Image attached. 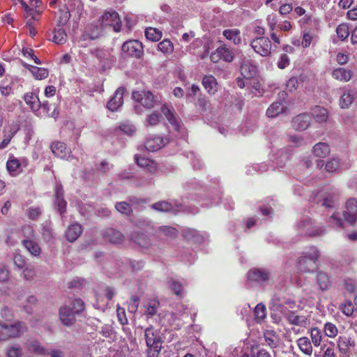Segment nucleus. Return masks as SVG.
<instances>
[{"instance_id": "nucleus-30", "label": "nucleus", "mask_w": 357, "mask_h": 357, "mask_svg": "<svg viewBox=\"0 0 357 357\" xmlns=\"http://www.w3.org/2000/svg\"><path fill=\"white\" fill-rule=\"evenodd\" d=\"M27 349L41 356H46V348L37 340H30L26 342Z\"/></svg>"}, {"instance_id": "nucleus-58", "label": "nucleus", "mask_w": 357, "mask_h": 357, "mask_svg": "<svg viewBox=\"0 0 357 357\" xmlns=\"http://www.w3.org/2000/svg\"><path fill=\"white\" fill-rule=\"evenodd\" d=\"M160 231L167 237H175L178 231L177 230L172 227L162 226L159 228Z\"/></svg>"}, {"instance_id": "nucleus-23", "label": "nucleus", "mask_w": 357, "mask_h": 357, "mask_svg": "<svg viewBox=\"0 0 357 357\" xmlns=\"http://www.w3.org/2000/svg\"><path fill=\"white\" fill-rule=\"evenodd\" d=\"M52 153L59 158H66L69 156L70 151L66 144L61 142H54L51 145Z\"/></svg>"}, {"instance_id": "nucleus-61", "label": "nucleus", "mask_w": 357, "mask_h": 357, "mask_svg": "<svg viewBox=\"0 0 357 357\" xmlns=\"http://www.w3.org/2000/svg\"><path fill=\"white\" fill-rule=\"evenodd\" d=\"M55 205L61 215L66 212V202L64 200L63 196L55 197Z\"/></svg>"}, {"instance_id": "nucleus-64", "label": "nucleus", "mask_w": 357, "mask_h": 357, "mask_svg": "<svg viewBox=\"0 0 357 357\" xmlns=\"http://www.w3.org/2000/svg\"><path fill=\"white\" fill-rule=\"evenodd\" d=\"M13 261L15 266L19 269H22L26 266L25 260L21 255H15L13 257Z\"/></svg>"}, {"instance_id": "nucleus-25", "label": "nucleus", "mask_w": 357, "mask_h": 357, "mask_svg": "<svg viewBox=\"0 0 357 357\" xmlns=\"http://www.w3.org/2000/svg\"><path fill=\"white\" fill-rule=\"evenodd\" d=\"M6 169L12 176H17L22 172L17 158L10 155L6 162Z\"/></svg>"}, {"instance_id": "nucleus-15", "label": "nucleus", "mask_w": 357, "mask_h": 357, "mask_svg": "<svg viewBox=\"0 0 357 357\" xmlns=\"http://www.w3.org/2000/svg\"><path fill=\"white\" fill-rule=\"evenodd\" d=\"M311 119L310 114L306 113L300 114L292 119L291 126L296 130H305L310 126Z\"/></svg>"}, {"instance_id": "nucleus-51", "label": "nucleus", "mask_w": 357, "mask_h": 357, "mask_svg": "<svg viewBox=\"0 0 357 357\" xmlns=\"http://www.w3.org/2000/svg\"><path fill=\"white\" fill-rule=\"evenodd\" d=\"M336 33L338 38L342 40H344L346 38H347L350 33L349 31V27L345 24H341L338 25L336 28Z\"/></svg>"}, {"instance_id": "nucleus-26", "label": "nucleus", "mask_w": 357, "mask_h": 357, "mask_svg": "<svg viewBox=\"0 0 357 357\" xmlns=\"http://www.w3.org/2000/svg\"><path fill=\"white\" fill-rule=\"evenodd\" d=\"M285 317L291 324L299 326H304L307 322V319L305 316L298 315L294 311H287L285 313Z\"/></svg>"}, {"instance_id": "nucleus-59", "label": "nucleus", "mask_w": 357, "mask_h": 357, "mask_svg": "<svg viewBox=\"0 0 357 357\" xmlns=\"http://www.w3.org/2000/svg\"><path fill=\"white\" fill-rule=\"evenodd\" d=\"M91 53L96 56L100 61L107 59L109 56V53L107 50L99 48L91 50Z\"/></svg>"}, {"instance_id": "nucleus-8", "label": "nucleus", "mask_w": 357, "mask_h": 357, "mask_svg": "<svg viewBox=\"0 0 357 357\" xmlns=\"http://www.w3.org/2000/svg\"><path fill=\"white\" fill-rule=\"evenodd\" d=\"M250 45L256 53L262 56L271 54V43L268 38L257 37L251 42Z\"/></svg>"}, {"instance_id": "nucleus-40", "label": "nucleus", "mask_w": 357, "mask_h": 357, "mask_svg": "<svg viewBox=\"0 0 357 357\" xmlns=\"http://www.w3.org/2000/svg\"><path fill=\"white\" fill-rule=\"evenodd\" d=\"M6 354L7 357H21L23 354L22 347L17 344L8 345Z\"/></svg>"}, {"instance_id": "nucleus-19", "label": "nucleus", "mask_w": 357, "mask_h": 357, "mask_svg": "<svg viewBox=\"0 0 357 357\" xmlns=\"http://www.w3.org/2000/svg\"><path fill=\"white\" fill-rule=\"evenodd\" d=\"M354 73L351 70L342 67L336 68L331 72L332 77L341 82L350 81Z\"/></svg>"}, {"instance_id": "nucleus-18", "label": "nucleus", "mask_w": 357, "mask_h": 357, "mask_svg": "<svg viewBox=\"0 0 357 357\" xmlns=\"http://www.w3.org/2000/svg\"><path fill=\"white\" fill-rule=\"evenodd\" d=\"M168 141L159 136H151L145 142L144 146L149 151H157L163 147Z\"/></svg>"}, {"instance_id": "nucleus-17", "label": "nucleus", "mask_w": 357, "mask_h": 357, "mask_svg": "<svg viewBox=\"0 0 357 357\" xmlns=\"http://www.w3.org/2000/svg\"><path fill=\"white\" fill-rule=\"evenodd\" d=\"M344 219L350 224L357 220V200L349 199L346 203V211L344 212Z\"/></svg>"}, {"instance_id": "nucleus-4", "label": "nucleus", "mask_w": 357, "mask_h": 357, "mask_svg": "<svg viewBox=\"0 0 357 357\" xmlns=\"http://www.w3.org/2000/svg\"><path fill=\"white\" fill-rule=\"evenodd\" d=\"M132 98L139 104L135 106V111L137 114H142L141 106L146 109H151L155 102L153 94L149 91H134Z\"/></svg>"}, {"instance_id": "nucleus-35", "label": "nucleus", "mask_w": 357, "mask_h": 357, "mask_svg": "<svg viewBox=\"0 0 357 357\" xmlns=\"http://www.w3.org/2000/svg\"><path fill=\"white\" fill-rule=\"evenodd\" d=\"M312 152L316 157L325 158L330 153V149L327 144L319 142L314 146Z\"/></svg>"}, {"instance_id": "nucleus-29", "label": "nucleus", "mask_w": 357, "mask_h": 357, "mask_svg": "<svg viewBox=\"0 0 357 357\" xmlns=\"http://www.w3.org/2000/svg\"><path fill=\"white\" fill-rule=\"evenodd\" d=\"M202 85L210 94H215L218 91V83L213 75H205L202 79Z\"/></svg>"}, {"instance_id": "nucleus-21", "label": "nucleus", "mask_w": 357, "mask_h": 357, "mask_svg": "<svg viewBox=\"0 0 357 357\" xmlns=\"http://www.w3.org/2000/svg\"><path fill=\"white\" fill-rule=\"evenodd\" d=\"M135 160L136 163L141 167L146 169L149 172L154 174L158 169L157 164L152 160L145 157H141L135 155Z\"/></svg>"}, {"instance_id": "nucleus-16", "label": "nucleus", "mask_w": 357, "mask_h": 357, "mask_svg": "<svg viewBox=\"0 0 357 357\" xmlns=\"http://www.w3.org/2000/svg\"><path fill=\"white\" fill-rule=\"evenodd\" d=\"M124 91L125 89L123 87H119L116 90L114 96L107 102L108 109L115 112L123 105Z\"/></svg>"}, {"instance_id": "nucleus-5", "label": "nucleus", "mask_w": 357, "mask_h": 357, "mask_svg": "<svg viewBox=\"0 0 357 357\" xmlns=\"http://www.w3.org/2000/svg\"><path fill=\"white\" fill-rule=\"evenodd\" d=\"M296 228L299 234L309 236H320L325 231L324 227L314 225L309 218H303L298 221Z\"/></svg>"}, {"instance_id": "nucleus-60", "label": "nucleus", "mask_w": 357, "mask_h": 357, "mask_svg": "<svg viewBox=\"0 0 357 357\" xmlns=\"http://www.w3.org/2000/svg\"><path fill=\"white\" fill-rule=\"evenodd\" d=\"M342 312L347 317H351L353 314L354 307L351 301H347L342 305Z\"/></svg>"}, {"instance_id": "nucleus-7", "label": "nucleus", "mask_w": 357, "mask_h": 357, "mask_svg": "<svg viewBox=\"0 0 357 357\" xmlns=\"http://www.w3.org/2000/svg\"><path fill=\"white\" fill-rule=\"evenodd\" d=\"M121 51L124 56L140 58L144 52L142 43L137 40H130L125 42Z\"/></svg>"}, {"instance_id": "nucleus-41", "label": "nucleus", "mask_w": 357, "mask_h": 357, "mask_svg": "<svg viewBox=\"0 0 357 357\" xmlns=\"http://www.w3.org/2000/svg\"><path fill=\"white\" fill-rule=\"evenodd\" d=\"M130 239L135 242L142 248H148L150 245V241L144 234L136 233L130 236Z\"/></svg>"}, {"instance_id": "nucleus-45", "label": "nucleus", "mask_w": 357, "mask_h": 357, "mask_svg": "<svg viewBox=\"0 0 357 357\" xmlns=\"http://www.w3.org/2000/svg\"><path fill=\"white\" fill-rule=\"evenodd\" d=\"M31 73L33 76L36 79L41 80L47 78L49 75V72L46 68H38L35 66L34 68H31Z\"/></svg>"}, {"instance_id": "nucleus-13", "label": "nucleus", "mask_w": 357, "mask_h": 357, "mask_svg": "<svg viewBox=\"0 0 357 357\" xmlns=\"http://www.w3.org/2000/svg\"><path fill=\"white\" fill-rule=\"evenodd\" d=\"M248 280L252 282H264L271 278V273L264 268H253L247 273Z\"/></svg>"}, {"instance_id": "nucleus-34", "label": "nucleus", "mask_w": 357, "mask_h": 357, "mask_svg": "<svg viewBox=\"0 0 357 357\" xmlns=\"http://www.w3.org/2000/svg\"><path fill=\"white\" fill-rule=\"evenodd\" d=\"M317 282L321 290L328 289L331 285V281L328 274L323 271H319L317 274Z\"/></svg>"}, {"instance_id": "nucleus-50", "label": "nucleus", "mask_w": 357, "mask_h": 357, "mask_svg": "<svg viewBox=\"0 0 357 357\" xmlns=\"http://www.w3.org/2000/svg\"><path fill=\"white\" fill-rule=\"evenodd\" d=\"M170 288L174 291L176 296H181L183 294V287L181 282L175 279H170L169 280Z\"/></svg>"}, {"instance_id": "nucleus-49", "label": "nucleus", "mask_w": 357, "mask_h": 357, "mask_svg": "<svg viewBox=\"0 0 357 357\" xmlns=\"http://www.w3.org/2000/svg\"><path fill=\"white\" fill-rule=\"evenodd\" d=\"M324 331L326 336L332 338L336 337L338 333L337 326L331 322H327L324 324Z\"/></svg>"}, {"instance_id": "nucleus-28", "label": "nucleus", "mask_w": 357, "mask_h": 357, "mask_svg": "<svg viewBox=\"0 0 357 357\" xmlns=\"http://www.w3.org/2000/svg\"><path fill=\"white\" fill-rule=\"evenodd\" d=\"M264 339L266 345L271 349H275L279 346L280 337L277 333L272 330H266L264 333Z\"/></svg>"}, {"instance_id": "nucleus-36", "label": "nucleus", "mask_w": 357, "mask_h": 357, "mask_svg": "<svg viewBox=\"0 0 357 357\" xmlns=\"http://www.w3.org/2000/svg\"><path fill=\"white\" fill-rule=\"evenodd\" d=\"M297 344L301 351L307 355L310 356L312 354V346L310 340L307 337H300L297 340Z\"/></svg>"}, {"instance_id": "nucleus-27", "label": "nucleus", "mask_w": 357, "mask_h": 357, "mask_svg": "<svg viewBox=\"0 0 357 357\" xmlns=\"http://www.w3.org/2000/svg\"><path fill=\"white\" fill-rule=\"evenodd\" d=\"M161 111L169 123L174 126V129L178 130L180 128L179 119L175 115L173 111L166 105H162Z\"/></svg>"}, {"instance_id": "nucleus-53", "label": "nucleus", "mask_w": 357, "mask_h": 357, "mask_svg": "<svg viewBox=\"0 0 357 357\" xmlns=\"http://www.w3.org/2000/svg\"><path fill=\"white\" fill-rule=\"evenodd\" d=\"M266 307L262 303H259L255 308V319L261 321L266 317Z\"/></svg>"}, {"instance_id": "nucleus-20", "label": "nucleus", "mask_w": 357, "mask_h": 357, "mask_svg": "<svg viewBox=\"0 0 357 357\" xmlns=\"http://www.w3.org/2000/svg\"><path fill=\"white\" fill-rule=\"evenodd\" d=\"M287 110V104L286 102L275 101L266 110V115L269 118H274L280 114L284 113Z\"/></svg>"}, {"instance_id": "nucleus-2", "label": "nucleus", "mask_w": 357, "mask_h": 357, "mask_svg": "<svg viewBox=\"0 0 357 357\" xmlns=\"http://www.w3.org/2000/svg\"><path fill=\"white\" fill-rule=\"evenodd\" d=\"M144 338L147 347V357H158L162 344L160 331L151 326L144 330Z\"/></svg>"}, {"instance_id": "nucleus-22", "label": "nucleus", "mask_w": 357, "mask_h": 357, "mask_svg": "<svg viewBox=\"0 0 357 357\" xmlns=\"http://www.w3.org/2000/svg\"><path fill=\"white\" fill-rule=\"evenodd\" d=\"M241 73L244 78L248 79L256 73V66L251 63L250 59L243 58L241 61Z\"/></svg>"}, {"instance_id": "nucleus-37", "label": "nucleus", "mask_w": 357, "mask_h": 357, "mask_svg": "<svg viewBox=\"0 0 357 357\" xmlns=\"http://www.w3.org/2000/svg\"><path fill=\"white\" fill-rule=\"evenodd\" d=\"M160 307V302L157 299H151L149 300L147 303L145 305V311L144 313L149 317H152L155 315L158 310Z\"/></svg>"}, {"instance_id": "nucleus-3", "label": "nucleus", "mask_w": 357, "mask_h": 357, "mask_svg": "<svg viewBox=\"0 0 357 357\" xmlns=\"http://www.w3.org/2000/svg\"><path fill=\"white\" fill-rule=\"evenodd\" d=\"M319 257L318 250L312 247L310 250L303 253L297 262V268L303 273H310L317 268L316 261Z\"/></svg>"}, {"instance_id": "nucleus-24", "label": "nucleus", "mask_w": 357, "mask_h": 357, "mask_svg": "<svg viewBox=\"0 0 357 357\" xmlns=\"http://www.w3.org/2000/svg\"><path fill=\"white\" fill-rule=\"evenodd\" d=\"M82 233V226L78 223H74L68 226L66 231V237L68 241L74 242L79 237Z\"/></svg>"}, {"instance_id": "nucleus-6", "label": "nucleus", "mask_w": 357, "mask_h": 357, "mask_svg": "<svg viewBox=\"0 0 357 357\" xmlns=\"http://www.w3.org/2000/svg\"><path fill=\"white\" fill-rule=\"evenodd\" d=\"M100 23L104 28H112L114 31L119 32L121 29V21L119 13L115 10L105 12L100 18Z\"/></svg>"}, {"instance_id": "nucleus-39", "label": "nucleus", "mask_w": 357, "mask_h": 357, "mask_svg": "<svg viewBox=\"0 0 357 357\" xmlns=\"http://www.w3.org/2000/svg\"><path fill=\"white\" fill-rule=\"evenodd\" d=\"M354 94L351 91H344L340 98V106L342 109L349 108L354 101Z\"/></svg>"}, {"instance_id": "nucleus-10", "label": "nucleus", "mask_w": 357, "mask_h": 357, "mask_svg": "<svg viewBox=\"0 0 357 357\" xmlns=\"http://www.w3.org/2000/svg\"><path fill=\"white\" fill-rule=\"evenodd\" d=\"M210 59L213 63H217L220 59L231 63L234 59V52L233 50L229 49L225 45H222L216 49L215 52L211 54Z\"/></svg>"}, {"instance_id": "nucleus-1", "label": "nucleus", "mask_w": 357, "mask_h": 357, "mask_svg": "<svg viewBox=\"0 0 357 357\" xmlns=\"http://www.w3.org/2000/svg\"><path fill=\"white\" fill-rule=\"evenodd\" d=\"M84 309V302L80 298H75L60 307L59 319L63 325L71 326L76 321L75 316L82 312Z\"/></svg>"}, {"instance_id": "nucleus-47", "label": "nucleus", "mask_w": 357, "mask_h": 357, "mask_svg": "<svg viewBox=\"0 0 357 357\" xmlns=\"http://www.w3.org/2000/svg\"><path fill=\"white\" fill-rule=\"evenodd\" d=\"M312 342L315 347H319L322 341V334L318 328H312L310 331Z\"/></svg>"}, {"instance_id": "nucleus-9", "label": "nucleus", "mask_w": 357, "mask_h": 357, "mask_svg": "<svg viewBox=\"0 0 357 357\" xmlns=\"http://www.w3.org/2000/svg\"><path fill=\"white\" fill-rule=\"evenodd\" d=\"M337 347L342 356L348 357L354 351L356 342L351 336L340 335L337 339Z\"/></svg>"}, {"instance_id": "nucleus-57", "label": "nucleus", "mask_w": 357, "mask_h": 357, "mask_svg": "<svg viewBox=\"0 0 357 357\" xmlns=\"http://www.w3.org/2000/svg\"><path fill=\"white\" fill-rule=\"evenodd\" d=\"M119 130L129 136L132 135L136 131L135 126L130 123H123L121 124L119 126Z\"/></svg>"}, {"instance_id": "nucleus-46", "label": "nucleus", "mask_w": 357, "mask_h": 357, "mask_svg": "<svg viewBox=\"0 0 357 357\" xmlns=\"http://www.w3.org/2000/svg\"><path fill=\"white\" fill-rule=\"evenodd\" d=\"M52 41L56 44H63L66 41V33L63 29L59 28L54 32Z\"/></svg>"}, {"instance_id": "nucleus-12", "label": "nucleus", "mask_w": 357, "mask_h": 357, "mask_svg": "<svg viewBox=\"0 0 357 357\" xmlns=\"http://www.w3.org/2000/svg\"><path fill=\"white\" fill-rule=\"evenodd\" d=\"M104 31L105 29L100 22H93L87 25L82 38L84 40L86 39L96 40L102 36Z\"/></svg>"}, {"instance_id": "nucleus-31", "label": "nucleus", "mask_w": 357, "mask_h": 357, "mask_svg": "<svg viewBox=\"0 0 357 357\" xmlns=\"http://www.w3.org/2000/svg\"><path fill=\"white\" fill-rule=\"evenodd\" d=\"M337 191L336 190H331L330 191L326 192L322 200V206H325L326 208H333L337 200Z\"/></svg>"}, {"instance_id": "nucleus-63", "label": "nucleus", "mask_w": 357, "mask_h": 357, "mask_svg": "<svg viewBox=\"0 0 357 357\" xmlns=\"http://www.w3.org/2000/svg\"><path fill=\"white\" fill-rule=\"evenodd\" d=\"M20 3L22 4V7L24 8V9L25 10V11L27 13V14H29V15L31 16V20H36V14L38 15L40 11L38 10H33L32 9V8L30 6V5L29 6L28 4H26L25 2H24L23 0H19Z\"/></svg>"}, {"instance_id": "nucleus-32", "label": "nucleus", "mask_w": 357, "mask_h": 357, "mask_svg": "<svg viewBox=\"0 0 357 357\" xmlns=\"http://www.w3.org/2000/svg\"><path fill=\"white\" fill-rule=\"evenodd\" d=\"M24 100L33 111H36L40 107V100L38 97L33 93H26L24 96Z\"/></svg>"}, {"instance_id": "nucleus-38", "label": "nucleus", "mask_w": 357, "mask_h": 357, "mask_svg": "<svg viewBox=\"0 0 357 357\" xmlns=\"http://www.w3.org/2000/svg\"><path fill=\"white\" fill-rule=\"evenodd\" d=\"M240 31L236 29H225L223 31V36L229 40H232L235 45H238L241 42Z\"/></svg>"}, {"instance_id": "nucleus-48", "label": "nucleus", "mask_w": 357, "mask_h": 357, "mask_svg": "<svg viewBox=\"0 0 357 357\" xmlns=\"http://www.w3.org/2000/svg\"><path fill=\"white\" fill-rule=\"evenodd\" d=\"M152 208L161 212H170L173 210L172 205L167 202H158L152 205Z\"/></svg>"}, {"instance_id": "nucleus-56", "label": "nucleus", "mask_w": 357, "mask_h": 357, "mask_svg": "<svg viewBox=\"0 0 357 357\" xmlns=\"http://www.w3.org/2000/svg\"><path fill=\"white\" fill-rule=\"evenodd\" d=\"M340 161L337 158H331L326 165L325 167L327 172H334L339 169Z\"/></svg>"}, {"instance_id": "nucleus-14", "label": "nucleus", "mask_w": 357, "mask_h": 357, "mask_svg": "<svg viewBox=\"0 0 357 357\" xmlns=\"http://www.w3.org/2000/svg\"><path fill=\"white\" fill-rule=\"evenodd\" d=\"M102 238L105 241L112 244H121L125 239L124 235L121 232L113 228L104 230Z\"/></svg>"}, {"instance_id": "nucleus-33", "label": "nucleus", "mask_w": 357, "mask_h": 357, "mask_svg": "<svg viewBox=\"0 0 357 357\" xmlns=\"http://www.w3.org/2000/svg\"><path fill=\"white\" fill-rule=\"evenodd\" d=\"M312 115L318 123L326 122L328 119L327 109L319 106H317L312 109Z\"/></svg>"}, {"instance_id": "nucleus-43", "label": "nucleus", "mask_w": 357, "mask_h": 357, "mask_svg": "<svg viewBox=\"0 0 357 357\" xmlns=\"http://www.w3.org/2000/svg\"><path fill=\"white\" fill-rule=\"evenodd\" d=\"M23 245L26 249L34 256H38L40 253V248L38 244L31 240H24Z\"/></svg>"}, {"instance_id": "nucleus-54", "label": "nucleus", "mask_w": 357, "mask_h": 357, "mask_svg": "<svg viewBox=\"0 0 357 357\" xmlns=\"http://www.w3.org/2000/svg\"><path fill=\"white\" fill-rule=\"evenodd\" d=\"M160 121V114L153 112L147 116L145 121V126H156Z\"/></svg>"}, {"instance_id": "nucleus-52", "label": "nucleus", "mask_w": 357, "mask_h": 357, "mask_svg": "<svg viewBox=\"0 0 357 357\" xmlns=\"http://www.w3.org/2000/svg\"><path fill=\"white\" fill-rule=\"evenodd\" d=\"M115 208L119 212L126 215H130L132 212L131 206L126 202L116 203Z\"/></svg>"}, {"instance_id": "nucleus-62", "label": "nucleus", "mask_w": 357, "mask_h": 357, "mask_svg": "<svg viewBox=\"0 0 357 357\" xmlns=\"http://www.w3.org/2000/svg\"><path fill=\"white\" fill-rule=\"evenodd\" d=\"M100 333L105 337H112L114 334V331L112 325L105 324L101 327Z\"/></svg>"}, {"instance_id": "nucleus-55", "label": "nucleus", "mask_w": 357, "mask_h": 357, "mask_svg": "<svg viewBox=\"0 0 357 357\" xmlns=\"http://www.w3.org/2000/svg\"><path fill=\"white\" fill-rule=\"evenodd\" d=\"M185 236L188 239H192L195 243H202L204 241V237L200 235L198 231L195 230H189L186 234Z\"/></svg>"}, {"instance_id": "nucleus-11", "label": "nucleus", "mask_w": 357, "mask_h": 357, "mask_svg": "<svg viewBox=\"0 0 357 357\" xmlns=\"http://www.w3.org/2000/svg\"><path fill=\"white\" fill-rule=\"evenodd\" d=\"M27 326L23 321H17L13 324H6V340L18 338L27 331Z\"/></svg>"}, {"instance_id": "nucleus-44", "label": "nucleus", "mask_w": 357, "mask_h": 357, "mask_svg": "<svg viewBox=\"0 0 357 357\" xmlns=\"http://www.w3.org/2000/svg\"><path fill=\"white\" fill-rule=\"evenodd\" d=\"M158 49L164 54H169L173 52L174 46L171 40L165 39L158 44Z\"/></svg>"}, {"instance_id": "nucleus-42", "label": "nucleus", "mask_w": 357, "mask_h": 357, "mask_svg": "<svg viewBox=\"0 0 357 357\" xmlns=\"http://www.w3.org/2000/svg\"><path fill=\"white\" fill-rule=\"evenodd\" d=\"M146 38L151 41H158L162 37V31L158 29L149 27L145 30Z\"/></svg>"}]
</instances>
